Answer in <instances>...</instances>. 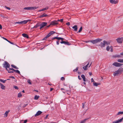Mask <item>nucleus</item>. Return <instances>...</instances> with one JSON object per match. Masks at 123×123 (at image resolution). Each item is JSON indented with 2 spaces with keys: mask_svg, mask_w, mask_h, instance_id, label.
<instances>
[{
  "mask_svg": "<svg viewBox=\"0 0 123 123\" xmlns=\"http://www.w3.org/2000/svg\"><path fill=\"white\" fill-rule=\"evenodd\" d=\"M123 69L122 68H120L118 70L114 72L113 75L114 76H116L118 74H120L123 71Z\"/></svg>",
  "mask_w": 123,
  "mask_h": 123,
  "instance_id": "nucleus-1",
  "label": "nucleus"
},
{
  "mask_svg": "<svg viewBox=\"0 0 123 123\" xmlns=\"http://www.w3.org/2000/svg\"><path fill=\"white\" fill-rule=\"evenodd\" d=\"M3 66L4 68H6V70H8L7 68H9L10 65L9 63L6 61H5L3 64Z\"/></svg>",
  "mask_w": 123,
  "mask_h": 123,
  "instance_id": "nucleus-2",
  "label": "nucleus"
},
{
  "mask_svg": "<svg viewBox=\"0 0 123 123\" xmlns=\"http://www.w3.org/2000/svg\"><path fill=\"white\" fill-rule=\"evenodd\" d=\"M102 40V39L99 38H98L96 39L91 40L90 42L92 43L93 44L96 43L98 42H100Z\"/></svg>",
  "mask_w": 123,
  "mask_h": 123,
  "instance_id": "nucleus-3",
  "label": "nucleus"
},
{
  "mask_svg": "<svg viewBox=\"0 0 123 123\" xmlns=\"http://www.w3.org/2000/svg\"><path fill=\"white\" fill-rule=\"evenodd\" d=\"M38 7L34 6V7H25L24 8L25 10H34L37 9Z\"/></svg>",
  "mask_w": 123,
  "mask_h": 123,
  "instance_id": "nucleus-4",
  "label": "nucleus"
},
{
  "mask_svg": "<svg viewBox=\"0 0 123 123\" xmlns=\"http://www.w3.org/2000/svg\"><path fill=\"white\" fill-rule=\"evenodd\" d=\"M117 43H122L123 41V37L118 38L116 39Z\"/></svg>",
  "mask_w": 123,
  "mask_h": 123,
  "instance_id": "nucleus-5",
  "label": "nucleus"
},
{
  "mask_svg": "<svg viewBox=\"0 0 123 123\" xmlns=\"http://www.w3.org/2000/svg\"><path fill=\"white\" fill-rule=\"evenodd\" d=\"M123 65L122 64L115 62L113 63L112 65L117 67H120Z\"/></svg>",
  "mask_w": 123,
  "mask_h": 123,
  "instance_id": "nucleus-6",
  "label": "nucleus"
},
{
  "mask_svg": "<svg viewBox=\"0 0 123 123\" xmlns=\"http://www.w3.org/2000/svg\"><path fill=\"white\" fill-rule=\"evenodd\" d=\"M123 119V117L120 119L117 120L115 121L112 122V123H119L121 122H122Z\"/></svg>",
  "mask_w": 123,
  "mask_h": 123,
  "instance_id": "nucleus-7",
  "label": "nucleus"
},
{
  "mask_svg": "<svg viewBox=\"0 0 123 123\" xmlns=\"http://www.w3.org/2000/svg\"><path fill=\"white\" fill-rule=\"evenodd\" d=\"M98 45L101 48L104 47L105 46V43L104 42H101Z\"/></svg>",
  "mask_w": 123,
  "mask_h": 123,
  "instance_id": "nucleus-8",
  "label": "nucleus"
},
{
  "mask_svg": "<svg viewBox=\"0 0 123 123\" xmlns=\"http://www.w3.org/2000/svg\"><path fill=\"white\" fill-rule=\"evenodd\" d=\"M58 24V22L56 21H53L51 22L50 25H57Z\"/></svg>",
  "mask_w": 123,
  "mask_h": 123,
  "instance_id": "nucleus-9",
  "label": "nucleus"
},
{
  "mask_svg": "<svg viewBox=\"0 0 123 123\" xmlns=\"http://www.w3.org/2000/svg\"><path fill=\"white\" fill-rule=\"evenodd\" d=\"M47 24V23L45 22H43L41 24L40 23V26H41L43 28L45 26H46Z\"/></svg>",
  "mask_w": 123,
  "mask_h": 123,
  "instance_id": "nucleus-10",
  "label": "nucleus"
},
{
  "mask_svg": "<svg viewBox=\"0 0 123 123\" xmlns=\"http://www.w3.org/2000/svg\"><path fill=\"white\" fill-rule=\"evenodd\" d=\"M40 26V23H37L35 26L31 28V29H32L34 28H37Z\"/></svg>",
  "mask_w": 123,
  "mask_h": 123,
  "instance_id": "nucleus-11",
  "label": "nucleus"
},
{
  "mask_svg": "<svg viewBox=\"0 0 123 123\" xmlns=\"http://www.w3.org/2000/svg\"><path fill=\"white\" fill-rule=\"evenodd\" d=\"M42 113V112L40 111H38L37 112V113L35 114V117H37V116H38L40 114H41Z\"/></svg>",
  "mask_w": 123,
  "mask_h": 123,
  "instance_id": "nucleus-12",
  "label": "nucleus"
},
{
  "mask_svg": "<svg viewBox=\"0 0 123 123\" xmlns=\"http://www.w3.org/2000/svg\"><path fill=\"white\" fill-rule=\"evenodd\" d=\"M110 2L111 3L115 4L118 2V0H110Z\"/></svg>",
  "mask_w": 123,
  "mask_h": 123,
  "instance_id": "nucleus-13",
  "label": "nucleus"
},
{
  "mask_svg": "<svg viewBox=\"0 0 123 123\" xmlns=\"http://www.w3.org/2000/svg\"><path fill=\"white\" fill-rule=\"evenodd\" d=\"M89 64V62H88L86 66L83 67V68L84 69V70H87V67Z\"/></svg>",
  "mask_w": 123,
  "mask_h": 123,
  "instance_id": "nucleus-14",
  "label": "nucleus"
},
{
  "mask_svg": "<svg viewBox=\"0 0 123 123\" xmlns=\"http://www.w3.org/2000/svg\"><path fill=\"white\" fill-rule=\"evenodd\" d=\"M72 28L74 29V30L75 31H77V26L76 25H75L72 27Z\"/></svg>",
  "mask_w": 123,
  "mask_h": 123,
  "instance_id": "nucleus-15",
  "label": "nucleus"
},
{
  "mask_svg": "<svg viewBox=\"0 0 123 123\" xmlns=\"http://www.w3.org/2000/svg\"><path fill=\"white\" fill-rule=\"evenodd\" d=\"M48 16V15L46 14V13H44L42 15H40L39 17L40 18L43 17H46Z\"/></svg>",
  "mask_w": 123,
  "mask_h": 123,
  "instance_id": "nucleus-16",
  "label": "nucleus"
},
{
  "mask_svg": "<svg viewBox=\"0 0 123 123\" xmlns=\"http://www.w3.org/2000/svg\"><path fill=\"white\" fill-rule=\"evenodd\" d=\"M10 111L9 110H8L7 111H6V112L4 114V117H6L7 116V115L8 113Z\"/></svg>",
  "mask_w": 123,
  "mask_h": 123,
  "instance_id": "nucleus-17",
  "label": "nucleus"
},
{
  "mask_svg": "<svg viewBox=\"0 0 123 123\" xmlns=\"http://www.w3.org/2000/svg\"><path fill=\"white\" fill-rule=\"evenodd\" d=\"M89 118H86L84 120H82L80 123H85L86 122V121L88 120Z\"/></svg>",
  "mask_w": 123,
  "mask_h": 123,
  "instance_id": "nucleus-18",
  "label": "nucleus"
},
{
  "mask_svg": "<svg viewBox=\"0 0 123 123\" xmlns=\"http://www.w3.org/2000/svg\"><path fill=\"white\" fill-rule=\"evenodd\" d=\"M22 35L23 37H26L27 38H28L29 37L28 36L27 34H25V33L22 34Z\"/></svg>",
  "mask_w": 123,
  "mask_h": 123,
  "instance_id": "nucleus-19",
  "label": "nucleus"
},
{
  "mask_svg": "<svg viewBox=\"0 0 123 123\" xmlns=\"http://www.w3.org/2000/svg\"><path fill=\"white\" fill-rule=\"evenodd\" d=\"M93 83L94 86H98V85H99L100 84V83H97L95 82H93Z\"/></svg>",
  "mask_w": 123,
  "mask_h": 123,
  "instance_id": "nucleus-20",
  "label": "nucleus"
},
{
  "mask_svg": "<svg viewBox=\"0 0 123 123\" xmlns=\"http://www.w3.org/2000/svg\"><path fill=\"white\" fill-rule=\"evenodd\" d=\"M0 85L1 86V88L2 89L4 90L5 89V86L0 83Z\"/></svg>",
  "mask_w": 123,
  "mask_h": 123,
  "instance_id": "nucleus-21",
  "label": "nucleus"
},
{
  "mask_svg": "<svg viewBox=\"0 0 123 123\" xmlns=\"http://www.w3.org/2000/svg\"><path fill=\"white\" fill-rule=\"evenodd\" d=\"M81 77L82 78L84 81H86V78L85 75L84 74L81 75Z\"/></svg>",
  "mask_w": 123,
  "mask_h": 123,
  "instance_id": "nucleus-22",
  "label": "nucleus"
},
{
  "mask_svg": "<svg viewBox=\"0 0 123 123\" xmlns=\"http://www.w3.org/2000/svg\"><path fill=\"white\" fill-rule=\"evenodd\" d=\"M55 39H57L59 41V40H61V37H54L53 38H52V39L53 40Z\"/></svg>",
  "mask_w": 123,
  "mask_h": 123,
  "instance_id": "nucleus-23",
  "label": "nucleus"
},
{
  "mask_svg": "<svg viewBox=\"0 0 123 123\" xmlns=\"http://www.w3.org/2000/svg\"><path fill=\"white\" fill-rule=\"evenodd\" d=\"M121 55H116L113 56L114 57H120Z\"/></svg>",
  "mask_w": 123,
  "mask_h": 123,
  "instance_id": "nucleus-24",
  "label": "nucleus"
},
{
  "mask_svg": "<svg viewBox=\"0 0 123 123\" xmlns=\"http://www.w3.org/2000/svg\"><path fill=\"white\" fill-rule=\"evenodd\" d=\"M123 114V111H119V112L116 115V116H117V115H119L121 114Z\"/></svg>",
  "mask_w": 123,
  "mask_h": 123,
  "instance_id": "nucleus-25",
  "label": "nucleus"
},
{
  "mask_svg": "<svg viewBox=\"0 0 123 123\" xmlns=\"http://www.w3.org/2000/svg\"><path fill=\"white\" fill-rule=\"evenodd\" d=\"M104 42V43H105V44H106L107 45H109L110 44V43L109 42H106L105 40H104L103 41Z\"/></svg>",
  "mask_w": 123,
  "mask_h": 123,
  "instance_id": "nucleus-26",
  "label": "nucleus"
},
{
  "mask_svg": "<svg viewBox=\"0 0 123 123\" xmlns=\"http://www.w3.org/2000/svg\"><path fill=\"white\" fill-rule=\"evenodd\" d=\"M39 98V96H37V95H35L34 97V99L35 100H37Z\"/></svg>",
  "mask_w": 123,
  "mask_h": 123,
  "instance_id": "nucleus-27",
  "label": "nucleus"
},
{
  "mask_svg": "<svg viewBox=\"0 0 123 123\" xmlns=\"http://www.w3.org/2000/svg\"><path fill=\"white\" fill-rule=\"evenodd\" d=\"M117 62H119L122 63L123 62V60L119 59L117 60Z\"/></svg>",
  "mask_w": 123,
  "mask_h": 123,
  "instance_id": "nucleus-28",
  "label": "nucleus"
},
{
  "mask_svg": "<svg viewBox=\"0 0 123 123\" xmlns=\"http://www.w3.org/2000/svg\"><path fill=\"white\" fill-rule=\"evenodd\" d=\"M49 8V7L48 6H47L46 7L43 8L42 9V11H44L45 10H47Z\"/></svg>",
  "mask_w": 123,
  "mask_h": 123,
  "instance_id": "nucleus-29",
  "label": "nucleus"
},
{
  "mask_svg": "<svg viewBox=\"0 0 123 123\" xmlns=\"http://www.w3.org/2000/svg\"><path fill=\"white\" fill-rule=\"evenodd\" d=\"M82 27L81 26L80 28V29L77 32V33L80 32L82 31Z\"/></svg>",
  "mask_w": 123,
  "mask_h": 123,
  "instance_id": "nucleus-30",
  "label": "nucleus"
},
{
  "mask_svg": "<svg viewBox=\"0 0 123 123\" xmlns=\"http://www.w3.org/2000/svg\"><path fill=\"white\" fill-rule=\"evenodd\" d=\"M22 96V95L21 93H18V97L19 98H20Z\"/></svg>",
  "mask_w": 123,
  "mask_h": 123,
  "instance_id": "nucleus-31",
  "label": "nucleus"
},
{
  "mask_svg": "<svg viewBox=\"0 0 123 123\" xmlns=\"http://www.w3.org/2000/svg\"><path fill=\"white\" fill-rule=\"evenodd\" d=\"M28 21V20H24L23 21H22V22H23V24H26Z\"/></svg>",
  "mask_w": 123,
  "mask_h": 123,
  "instance_id": "nucleus-32",
  "label": "nucleus"
},
{
  "mask_svg": "<svg viewBox=\"0 0 123 123\" xmlns=\"http://www.w3.org/2000/svg\"><path fill=\"white\" fill-rule=\"evenodd\" d=\"M15 24H23V22H22V21L21 22H15Z\"/></svg>",
  "mask_w": 123,
  "mask_h": 123,
  "instance_id": "nucleus-33",
  "label": "nucleus"
},
{
  "mask_svg": "<svg viewBox=\"0 0 123 123\" xmlns=\"http://www.w3.org/2000/svg\"><path fill=\"white\" fill-rule=\"evenodd\" d=\"M71 43L69 42H68L67 41H66V44L65 45H71Z\"/></svg>",
  "mask_w": 123,
  "mask_h": 123,
  "instance_id": "nucleus-34",
  "label": "nucleus"
},
{
  "mask_svg": "<svg viewBox=\"0 0 123 123\" xmlns=\"http://www.w3.org/2000/svg\"><path fill=\"white\" fill-rule=\"evenodd\" d=\"M11 66H12L13 68H16V69H18V68H17L16 67V66L14 65L13 64H12L11 65Z\"/></svg>",
  "mask_w": 123,
  "mask_h": 123,
  "instance_id": "nucleus-35",
  "label": "nucleus"
},
{
  "mask_svg": "<svg viewBox=\"0 0 123 123\" xmlns=\"http://www.w3.org/2000/svg\"><path fill=\"white\" fill-rule=\"evenodd\" d=\"M6 81V80H3L2 79H0V82H2L3 83H4Z\"/></svg>",
  "mask_w": 123,
  "mask_h": 123,
  "instance_id": "nucleus-36",
  "label": "nucleus"
},
{
  "mask_svg": "<svg viewBox=\"0 0 123 123\" xmlns=\"http://www.w3.org/2000/svg\"><path fill=\"white\" fill-rule=\"evenodd\" d=\"M16 73H18V74H20V71L18 70H15L14 71Z\"/></svg>",
  "mask_w": 123,
  "mask_h": 123,
  "instance_id": "nucleus-37",
  "label": "nucleus"
},
{
  "mask_svg": "<svg viewBox=\"0 0 123 123\" xmlns=\"http://www.w3.org/2000/svg\"><path fill=\"white\" fill-rule=\"evenodd\" d=\"M78 69V67H77L75 69H74V70H73V71L74 72H75L77 71Z\"/></svg>",
  "mask_w": 123,
  "mask_h": 123,
  "instance_id": "nucleus-38",
  "label": "nucleus"
},
{
  "mask_svg": "<svg viewBox=\"0 0 123 123\" xmlns=\"http://www.w3.org/2000/svg\"><path fill=\"white\" fill-rule=\"evenodd\" d=\"M110 48V47L109 46H107L106 48V50L108 51H109V50Z\"/></svg>",
  "mask_w": 123,
  "mask_h": 123,
  "instance_id": "nucleus-39",
  "label": "nucleus"
},
{
  "mask_svg": "<svg viewBox=\"0 0 123 123\" xmlns=\"http://www.w3.org/2000/svg\"><path fill=\"white\" fill-rule=\"evenodd\" d=\"M7 70L8 71V72L9 73H13V71H12L8 69V70Z\"/></svg>",
  "mask_w": 123,
  "mask_h": 123,
  "instance_id": "nucleus-40",
  "label": "nucleus"
},
{
  "mask_svg": "<svg viewBox=\"0 0 123 123\" xmlns=\"http://www.w3.org/2000/svg\"><path fill=\"white\" fill-rule=\"evenodd\" d=\"M27 82L28 83L30 84H31V80H27Z\"/></svg>",
  "mask_w": 123,
  "mask_h": 123,
  "instance_id": "nucleus-41",
  "label": "nucleus"
},
{
  "mask_svg": "<svg viewBox=\"0 0 123 123\" xmlns=\"http://www.w3.org/2000/svg\"><path fill=\"white\" fill-rule=\"evenodd\" d=\"M13 87L14 88H15L16 89H18V87L17 86H13Z\"/></svg>",
  "mask_w": 123,
  "mask_h": 123,
  "instance_id": "nucleus-42",
  "label": "nucleus"
},
{
  "mask_svg": "<svg viewBox=\"0 0 123 123\" xmlns=\"http://www.w3.org/2000/svg\"><path fill=\"white\" fill-rule=\"evenodd\" d=\"M48 37L47 35L46 37L42 39V40H45Z\"/></svg>",
  "mask_w": 123,
  "mask_h": 123,
  "instance_id": "nucleus-43",
  "label": "nucleus"
},
{
  "mask_svg": "<svg viewBox=\"0 0 123 123\" xmlns=\"http://www.w3.org/2000/svg\"><path fill=\"white\" fill-rule=\"evenodd\" d=\"M55 32L53 31H50L49 33L51 34V35L52 34H54L55 33Z\"/></svg>",
  "mask_w": 123,
  "mask_h": 123,
  "instance_id": "nucleus-44",
  "label": "nucleus"
},
{
  "mask_svg": "<svg viewBox=\"0 0 123 123\" xmlns=\"http://www.w3.org/2000/svg\"><path fill=\"white\" fill-rule=\"evenodd\" d=\"M110 48V49H111V52H112L113 51V47L112 46H111Z\"/></svg>",
  "mask_w": 123,
  "mask_h": 123,
  "instance_id": "nucleus-45",
  "label": "nucleus"
},
{
  "mask_svg": "<svg viewBox=\"0 0 123 123\" xmlns=\"http://www.w3.org/2000/svg\"><path fill=\"white\" fill-rule=\"evenodd\" d=\"M65 78L63 77H62L61 78V80L62 81L64 80H65Z\"/></svg>",
  "mask_w": 123,
  "mask_h": 123,
  "instance_id": "nucleus-46",
  "label": "nucleus"
},
{
  "mask_svg": "<svg viewBox=\"0 0 123 123\" xmlns=\"http://www.w3.org/2000/svg\"><path fill=\"white\" fill-rule=\"evenodd\" d=\"M9 70H12V71H15V70L14 69H13V68H9V69H8Z\"/></svg>",
  "mask_w": 123,
  "mask_h": 123,
  "instance_id": "nucleus-47",
  "label": "nucleus"
},
{
  "mask_svg": "<svg viewBox=\"0 0 123 123\" xmlns=\"http://www.w3.org/2000/svg\"><path fill=\"white\" fill-rule=\"evenodd\" d=\"M27 105V104H24L23 105V107H26V106Z\"/></svg>",
  "mask_w": 123,
  "mask_h": 123,
  "instance_id": "nucleus-48",
  "label": "nucleus"
},
{
  "mask_svg": "<svg viewBox=\"0 0 123 123\" xmlns=\"http://www.w3.org/2000/svg\"><path fill=\"white\" fill-rule=\"evenodd\" d=\"M66 24L68 26H69L70 25V23L69 22H68L66 23Z\"/></svg>",
  "mask_w": 123,
  "mask_h": 123,
  "instance_id": "nucleus-49",
  "label": "nucleus"
},
{
  "mask_svg": "<svg viewBox=\"0 0 123 123\" xmlns=\"http://www.w3.org/2000/svg\"><path fill=\"white\" fill-rule=\"evenodd\" d=\"M47 36L48 37H50L51 35V34L50 33H49L48 35H47Z\"/></svg>",
  "mask_w": 123,
  "mask_h": 123,
  "instance_id": "nucleus-50",
  "label": "nucleus"
},
{
  "mask_svg": "<svg viewBox=\"0 0 123 123\" xmlns=\"http://www.w3.org/2000/svg\"><path fill=\"white\" fill-rule=\"evenodd\" d=\"M56 43L57 45H58L59 44V41L58 40H57L56 41Z\"/></svg>",
  "mask_w": 123,
  "mask_h": 123,
  "instance_id": "nucleus-51",
  "label": "nucleus"
},
{
  "mask_svg": "<svg viewBox=\"0 0 123 123\" xmlns=\"http://www.w3.org/2000/svg\"><path fill=\"white\" fill-rule=\"evenodd\" d=\"M1 37L4 39L6 40V41H7V39H6V38L4 37Z\"/></svg>",
  "mask_w": 123,
  "mask_h": 123,
  "instance_id": "nucleus-52",
  "label": "nucleus"
},
{
  "mask_svg": "<svg viewBox=\"0 0 123 123\" xmlns=\"http://www.w3.org/2000/svg\"><path fill=\"white\" fill-rule=\"evenodd\" d=\"M27 120H25L24 121V123H26L27 122Z\"/></svg>",
  "mask_w": 123,
  "mask_h": 123,
  "instance_id": "nucleus-53",
  "label": "nucleus"
},
{
  "mask_svg": "<svg viewBox=\"0 0 123 123\" xmlns=\"http://www.w3.org/2000/svg\"><path fill=\"white\" fill-rule=\"evenodd\" d=\"M63 19H61L60 20V21L61 22H63Z\"/></svg>",
  "mask_w": 123,
  "mask_h": 123,
  "instance_id": "nucleus-54",
  "label": "nucleus"
},
{
  "mask_svg": "<svg viewBox=\"0 0 123 123\" xmlns=\"http://www.w3.org/2000/svg\"><path fill=\"white\" fill-rule=\"evenodd\" d=\"M78 78L80 80H81V78L80 77V76L79 75L78 76Z\"/></svg>",
  "mask_w": 123,
  "mask_h": 123,
  "instance_id": "nucleus-55",
  "label": "nucleus"
},
{
  "mask_svg": "<svg viewBox=\"0 0 123 123\" xmlns=\"http://www.w3.org/2000/svg\"><path fill=\"white\" fill-rule=\"evenodd\" d=\"M91 81L92 82H95L94 81L93 79L92 78L91 79Z\"/></svg>",
  "mask_w": 123,
  "mask_h": 123,
  "instance_id": "nucleus-56",
  "label": "nucleus"
},
{
  "mask_svg": "<svg viewBox=\"0 0 123 123\" xmlns=\"http://www.w3.org/2000/svg\"><path fill=\"white\" fill-rule=\"evenodd\" d=\"M82 108H84V105H85V104L84 103H82Z\"/></svg>",
  "mask_w": 123,
  "mask_h": 123,
  "instance_id": "nucleus-57",
  "label": "nucleus"
},
{
  "mask_svg": "<svg viewBox=\"0 0 123 123\" xmlns=\"http://www.w3.org/2000/svg\"><path fill=\"white\" fill-rule=\"evenodd\" d=\"M61 40L62 41H63L64 40V38H63L61 37Z\"/></svg>",
  "mask_w": 123,
  "mask_h": 123,
  "instance_id": "nucleus-58",
  "label": "nucleus"
},
{
  "mask_svg": "<svg viewBox=\"0 0 123 123\" xmlns=\"http://www.w3.org/2000/svg\"><path fill=\"white\" fill-rule=\"evenodd\" d=\"M48 116H49L48 114V115H46V117H45V119H46V118H47L48 117Z\"/></svg>",
  "mask_w": 123,
  "mask_h": 123,
  "instance_id": "nucleus-59",
  "label": "nucleus"
},
{
  "mask_svg": "<svg viewBox=\"0 0 123 123\" xmlns=\"http://www.w3.org/2000/svg\"><path fill=\"white\" fill-rule=\"evenodd\" d=\"M2 25L0 24V29H2Z\"/></svg>",
  "mask_w": 123,
  "mask_h": 123,
  "instance_id": "nucleus-60",
  "label": "nucleus"
},
{
  "mask_svg": "<svg viewBox=\"0 0 123 123\" xmlns=\"http://www.w3.org/2000/svg\"><path fill=\"white\" fill-rule=\"evenodd\" d=\"M6 8L9 10H10V8L9 7H6Z\"/></svg>",
  "mask_w": 123,
  "mask_h": 123,
  "instance_id": "nucleus-61",
  "label": "nucleus"
},
{
  "mask_svg": "<svg viewBox=\"0 0 123 123\" xmlns=\"http://www.w3.org/2000/svg\"><path fill=\"white\" fill-rule=\"evenodd\" d=\"M63 41H62L61 42H60V43L61 44H63Z\"/></svg>",
  "mask_w": 123,
  "mask_h": 123,
  "instance_id": "nucleus-62",
  "label": "nucleus"
},
{
  "mask_svg": "<svg viewBox=\"0 0 123 123\" xmlns=\"http://www.w3.org/2000/svg\"><path fill=\"white\" fill-rule=\"evenodd\" d=\"M89 75L90 76L92 74L91 72H89Z\"/></svg>",
  "mask_w": 123,
  "mask_h": 123,
  "instance_id": "nucleus-63",
  "label": "nucleus"
},
{
  "mask_svg": "<svg viewBox=\"0 0 123 123\" xmlns=\"http://www.w3.org/2000/svg\"><path fill=\"white\" fill-rule=\"evenodd\" d=\"M66 41H63V43L64 44H66Z\"/></svg>",
  "mask_w": 123,
  "mask_h": 123,
  "instance_id": "nucleus-64",
  "label": "nucleus"
}]
</instances>
